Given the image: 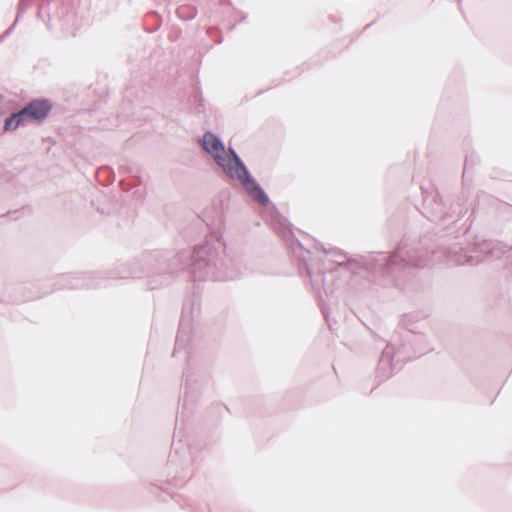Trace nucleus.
Listing matches in <instances>:
<instances>
[{"instance_id":"1","label":"nucleus","mask_w":512,"mask_h":512,"mask_svg":"<svg viewBox=\"0 0 512 512\" xmlns=\"http://www.w3.org/2000/svg\"><path fill=\"white\" fill-rule=\"evenodd\" d=\"M202 146L230 177L242 179L246 176V168L237 155L232 150L225 151L222 142L214 134L205 133Z\"/></svg>"},{"instance_id":"2","label":"nucleus","mask_w":512,"mask_h":512,"mask_svg":"<svg viewBox=\"0 0 512 512\" xmlns=\"http://www.w3.org/2000/svg\"><path fill=\"white\" fill-rule=\"evenodd\" d=\"M51 105L46 100H35L18 113L12 114L5 120L4 130H15L27 122L41 121L49 114Z\"/></svg>"},{"instance_id":"3","label":"nucleus","mask_w":512,"mask_h":512,"mask_svg":"<svg viewBox=\"0 0 512 512\" xmlns=\"http://www.w3.org/2000/svg\"><path fill=\"white\" fill-rule=\"evenodd\" d=\"M243 185L246 187L248 191H250L253 198L261 204H266L268 201L267 196L263 192V190L249 177L248 172L246 171V176L242 179H239Z\"/></svg>"}]
</instances>
